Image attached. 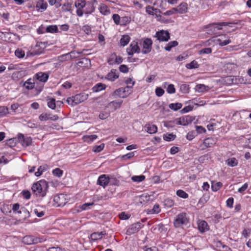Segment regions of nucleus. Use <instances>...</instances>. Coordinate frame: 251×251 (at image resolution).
<instances>
[{"mask_svg": "<svg viewBox=\"0 0 251 251\" xmlns=\"http://www.w3.org/2000/svg\"><path fill=\"white\" fill-rule=\"evenodd\" d=\"M48 188V182L45 180H41L34 183L32 185L31 189L35 195L44 197L46 195Z\"/></svg>", "mask_w": 251, "mask_h": 251, "instance_id": "1", "label": "nucleus"}, {"mask_svg": "<svg viewBox=\"0 0 251 251\" xmlns=\"http://www.w3.org/2000/svg\"><path fill=\"white\" fill-rule=\"evenodd\" d=\"M88 98V94L80 93L67 98L66 101L68 104L73 106L85 101Z\"/></svg>", "mask_w": 251, "mask_h": 251, "instance_id": "2", "label": "nucleus"}, {"mask_svg": "<svg viewBox=\"0 0 251 251\" xmlns=\"http://www.w3.org/2000/svg\"><path fill=\"white\" fill-rule=\"evenodd\" d=\"M237 22H221L214 23L212 25H209L207 27L208 29L207 30V33L212 34L216 33V29L221 30L222 29V26L229 25L230 24H237Z\"/></svg>", "mask_w": 251, "mask_h": 251, "instance_id": "3", "label": "nucleus"}, {"mask_svg": "<svg viewBox=\"0 0 251 251\" xmlns=\"http://www.w3.org/2000/svg\"><path fill=\"white\" fill-rule=\"evenodd\" d=\"M188 222V219L186 217L185 213L179 214L174 220V224L176 227H179L181 226L186 225Z\"/></svg>", "mask_w": 251, "mask_h": 251, "instance_id": "4", "label": "nucleus"}, {"mask_svg": "<svg viewBox=\"0 0 251 251\" xmlns=\"http://www.w3.org/2000/svg\"><path fill=\"white\" fill-rule=\"evenodd\" d=\"M155 37L159 42H167L170 38V33L167 30H161L156 32Z\"/></svg>", "mask_w": 251, "mask_h": 251, "instance_id": "5", "label": "nucleus"}, {"mask_svg": "<svg viewBox=\"0 0 251 251\" xmlns=\"http://www.w3.org/2000/svg\"><path fill=\"white\" fill-rule=\"evenodd\" d=\"M213 41L215 43L218 44L221 46H226L231 42L228 37L227 36L226 34L216 37L214 39H213Z\"/></svg>", "mask_w": 251, "mask_h": 251, "instance_id": "6", "label": "nucleus"}, {"mask_svg": "<svg viewBox=\"0 0 251 251\" xmlns=\"http://www.w3.org/2000/svg\"><path fill=\"white\" fill-rule=\"evenodd\" d=\"M22 242L26 245H32L41 242L40 238L34 237L33 236L28 235L23 238Z\"/></svg>", "mask_w": 251, "mask_h": 251, "instance_id": "7", "label": "nucleus"}, {"mask_svg": "<svg viewBox=\"0 0 251 251\" xmlns=\"http://www.w3.org/2000/svg\"><path fill=\"white\" fill-rule=\"evenodd\" d=\"M143 226L141 223L137 222L131 225L126 230V233L128 235L137 232Z\"/></svg>", "mask_w": 251, "mask_h": 251, "instance_id": "8", "label": "nucleus"}, {"mask_svg": "<svg viewBox=\"0 0 251 251\" xmlns=\"http://www.w3.org/2000/svg\"><path fill=\"white\" fill-rule=\"evenodd\" d=\"M140 50L137 42L135 41L131 42L129 47L126 49V51L129 55H133L135 53H139Z\"/></svg>", "mask_w": 251, "mask_h": 251, "instance_id": "9", "label": "nucleus"}, {"mask_svg": "<svg viewBox=\"0 0 251 251\" xmlns=\"http://www.w3.org/2000/svg\"><path fill=\"white\" fill-rule=\"evenodd\" d=\"M216 140L214 138H207L204 140L203 143L200 145V148L201 149V150H203L207 148L212 147L213 145L216 144Z\"/></svg>", "mask_w": 251, "mask_h": 251, "instance_id": "10", "label": "nucleus"}, {"mask_svg": "<svg viewBox=\"0 0 251 251\" xmlns=\"http://www.w3.org/2000/svg\"><path fill=\"white\" fill-rule=\"evenodd\" d=\"M123 101L122 100L118 101H112L108 103L105 107L106 108H109L111 110L110 112L115 111L116 109L120 108L123 103Z\"/></svg>", "mask_w": 251, "mask_h": 251, "instance_id": "11", "label": "nucleus"}, {"mask_svg": "<svg viewBox=\"0 0 251 251\" xmlns=\"http://www.w3.org/2000/svg\"><path fill=\"white\" fill-rule=\"evenodd\" d=\"M18 140L22 146L25 147L29 146L32 143V139L30 137H25L22 134L18 135Z\"/></svg>", "mask_w": 251, "mask_h": 251, "instance_id": "12", "label": "nucleus"}, {"mask_svg": "<svg viewBox=\"0 0 251 251\" xmlns=\"http://www.w3.org/2000/svg\"><path fill=\"white\" fill-rule=\"evenodd\" d=\"M48 6V3L44 0H38L36 2L35 8L38 12H43L46 10Z\"/></svg>", "mask_w": 251, "mask_h": 251, "instance_id": "13", "label": "nucleus"}, {"mask_svg": "<svg viewBox=\"0 0 251 251\" xmlns=\"http://www.w3.org/2000/svg\"><path fill=\"white\" fill-rule=\"evenodd\" d=\"M194 120V118L193 117L191 116H186L180 118L177 122V124L180 125L187 126L191 123Z\"/></svg>", "mask_w": 251, "mask_h": 251, "instance_id": "14", "label": "nucleus"}, {"mask_svg": "<svg viewBox=\"0 0 251 251\" xmlns=\"http://www.w3.org/2000/svg\"><path fill=\"white\" fill-rule=\"evenodd\" d=\"M112 96L114 98L120 97L125 98L128 96V93L125 90V89H123V87H121L114 91L112 93Z\"/></svg>", "mask_w": 251, "mask_h": 251, "instance_id": "15", "label": "nucleus"}, {"mask_svg": "<svg viewBox=\"0 0 251 251\" xmlns=\"http://www.w3.org/2000/svg\"><path fill=\"white\" fill-rule=\"evenodd\" d=\"M152 41L151 39L147 38L143 42L142 52L146 54L151 51L152 45Z\"/></svg>", "mask_w": 251, "mask_h": 251, "instance_id": "16", "label": "nucleus"}, {"mask_svg": "<svg viewBox=\"0 0 251 251\" xmlns=\"http://www.w3.org/2000/svg\"><path fill=\"white\" fill-rule=\"evenodd\" d=\"M75 52L74 51H71L70 53L63 54L58 57V60L59 62H63L68 60L72 59L75 57Z\"/></svg>", "mask_w": 251, "mask_h": 251, "instance_id": "17", "label": "nucleus"}, {"mask_svg": "<svg viewBox=\"0 0 251 251\" xmlns=\"http://www.w3.org/2000/svg\"><path fill=\"white\" fill-rule=\"evenodd\" d=\"M109 177H107L105 175H102L99 176L97 181V184L105 187L109 183Z\"/></svg>", "mask_w": 251, "mask_h": 251, "instance_id": "18", "label": "nucleus"}, {"mask_svg": "<svg viewBox=\"0 0 251 251\" xmlns=\"http://www.w3.org/2000/svg\"><path fill=\"white\" fill-rule=\"evenodd\" d=\"M119 77L118 72L117 70L112 69L106 76L105 78L111 81H114Z\"/></svg>", "mask_w": 251, "mask_h": 251, "instance_id": "19", "label": "nucleus"}, {"mask_svg": "<svg viewBox=\"0 0 251 251\" xmlns=\"http://www.w3.org/2000/svg\"><path fill=\"white\" fill-rule=\"evenodd\" d=\"M187 4L185 2H183L176 7L174 8V10H176V13L184 14L187 12Z\"/></svg>", "mask_w": 251, "mask_h": 251, "instance_id": "20", "label": "nucleus"}, {"mask_svg": "<svg viewBox=\"0 0 251 251\" xmlns=\"http://www.w3.org/2000/svg\"><path fill=\"white\" fill-rule=\"evenodd\" d=\"M58 119V117L57 115L51 116L50 114L47 113H42L39 116V119L42 121H47L49 120L55 121Z\"/></svg>", "mask_w": 251, "mask_h": 251, "instance_id": "21", "label": "nucleus"}, {"mask_svg": "<svg viewBox=\"0 0 251 251\" xmlns=\"http://www.w3.org/2000/svg\"><path fill=\"white\" fill-rule=\"evenodd\" d=\"M198 225V228L201 232H204L208 230V226L205 221L199 220Z\"/></svg>", "mask_w": 251, "mask_h": 251, "instance_id": "22", "label": "nucleus"}, {"mask_svg": "<svg viewBox=\"0 0 251 251\" xmlns=\"http://www.w3.org/2000/svg\"><path fill=\"white\" fill-rule=\"evenodd\" d=\"M36 76L38 80L43 82H46L49 78V75L47 73L43 72L38 73Z\"/></svg>", "mask_w": 251, "mask_h": 251, "instance_id": "23", "label": "nucleus"}, {"mask_svg": "<svg viewBox=\"0 0 251 251\" xmlns=\"http://www.w3.org/2000/svg\"><path fill=\"white\" fill-rule=\"evenodd\" d=\"M106 234L105 232L101 231L98 232H94L91 234L90 238L93 240H97L101 239L103 235Z\"/></svg>", "mask_w": 251, "mask_h": 251, "instance_id": "24", "label": "nucleus"}, {"mask_svg": "<svg viewBox=\"0 0 251 251\" xmlns=\"http://www.w3.org/2000/svg\"><path fill=\"white\" fill-rule=\"evenodd\" d=\"M47 104L49 108L54 109L56 107L55 100L53 98L47 97Z\"/></svg>", "mask_w": 251, "mask_h": 251, "instance_id": "25", "label": "nucleus"}, {"mask_svg": "<svg viewBox=\"0 0 251 251\" xmlns=\"http://www.w3.org/2000/svg\"><path fill=\"white\" fill-rule=\"evenodd\" d=\"M209 87L204 84H198L195 87V90L198 92H203L209 90Z\"/></svg>", "mask_w": 251, "mask_h": 251, "instance_id": "26", "label": "nucleus"}, {"mask_svg": "<svg viewBox=\"0 0 251 251\" xmlns=\"http://www.w3.org/2000/svg\"><path fill=\"white\" fill-rule=\"evenodd\" d=\"M145 128H146L147 132L150 134L155 133L157 130V126L154 125H147L146 126Z\"/></svg>", "mask_w": 251, "mask_h": 251, "instance_id": "27", "label": "nucleus"}, {"mask_svg": "<svg viewBox=\"0 0 251 251\" xmlns=\"http://www.w3.org/2000/svg\"><path fill=\"white\" fill-rule=\"evenodd\" d=\"M106 88L105 84L101 83H97L92 88V90L94 92H98L101 90H104Z\"/></svg>", "mask_w": 251, "mask_h": 251, "instance_id": "28", "label": "nucleus"}, {"mask_svg": "<svg viewBox=\"0 0 251 251\" xmlns=\"http://www.w3.org/2000/svg\"><path fill=\"white\" fill-rule=\"evenodd\" d=\"M178 44V43L176 41L170 42L164 47V49L167 51H170L172 48L177 46Z\"/></svg>", "mask_w": 251, "mask_h": 251, "instance_id": "29", "label": "nucleus"}, {"mask_svg": "<svg viewBox=\"0 0 251 251\" xmlns=\"http://www.w3.org/2000/svg\"><path fill=\"white\" fill-rule=\"evenodd\" d=\"M130 39V38L128 35H123L120 40L121 46H125L126 45L129 43Z\"/></svg>", "mask_w": 251, "mask_h": 251, "instance_id": "30", "label": "nucleus"}, {"mask_svg": "<svg viewBox=\"0 0 251 251\" xmlns=\"http://www.w3.org/2000/svg\"><path fill=\"white\" fill-rule=\"evenodd\" d=\"M24 86L28 90L33 89L34 86V80L31 79H28L25 82Z\"/></svg>", "mask_w": 251, "mask_h": 251, "instance_id": "31", "label": "nucleus"}, {"mask_svg": "<svg viewBox=\"0 0 251 251\" xmlns=\"http://www.w3.org/2000/svg\"><path fill=\"white\" fill-rule=\"evenodd\" d=\"M98 137L97 135L93 134L91 135H85L83 137V139L84 142L88 143L93 142L95 139Z\"/></svg>", "mask_w": 251, "mask_h": 251, "instance_id": "32", "label": "nucleus"}, {"mask_svg": "<svg viewBox=\"0 0 251 251\" xmlns=\"http://www.w3.org/2000/svg\"><path fill=\"white\" fill-rule=\"evenodd\" d=\"M223 184L220 182H212L211 188L213 191H217L222 186Z\"/></svg>", "mask_w": 251, "mask_h": 251, "instance_id": "33", "label": "nucleus"}, {"mask_svg": "<svg viewBox=\"0 0 251 251\" xmlns=\"http://www.w3.org/2000/svg\"><path fill=\"white\" fill-rule=\"evenodd\" d=\"M153 11L160 12V10L158 9L157 8H154L153 7H152L150 5L147 6L146 8V11L149 15H154V13L153 12Z\"/></svg>", "mask_w": 251, "mask_h": 251, "instance_id": "34", "label": "nucleus"}, {"mask_svg": "<svg viewBox=\"0 0 251 251\" xmlns=\"http://www.w3.org/2000/svg\"><path fill=\"white\" fill-rule=\"evenodd\" d=\"M226 163L229 166L234 167L238 164V161L235 158H231L226 160Z\"/></svg>", "mask_w": 251, "mask_h": 251, "instance_id": "35", "label": "nucleus"}, {"mask_svg": "<svg viewBox=\"0 0 251 251\" xmlns=\"http://www.w3.org/2000/svg\"><path fill=\"white\" fill-rule=\"evenodd\" d=\"M186 67L189 69H196L199 67V65L196 61L193 60L190 63L187 64Z\"/></svg>", "mask_w": 251, "mask_h": 251, "instance_id": "36", "label": "nucleus"}, {"mask_svg": "<svg viewBox=\"0 0 251 251\" xmlns=\"http://www.w3.org/2000/svg\"><path fill=\"white\" fill-rule=\"evenodd\" d=\"M100 10V13L103 15H107L110 13L108 7L104 4H101Z\"/></svg>", "mask_w": 251, "mask_h": 251, "instance_id": "37", "label": "nucleus"}, {"mask_svg": "<svg viewBox=\"0 0 251 251\" xmlns=\"http://www.w3.org/2000/svg\"><path fill=\"white\" fill-rule=\"evenodd\" d=\"M182 106V105L181 103L177 102L175 103H171L169 104V107L170 109L176 111L180 109Z\"/></svg>", "mask_w": 251, "mask_h": 251, "instance_id": "38", "label": "nucleus"}, {"mask_svg": "<svg viewBox=\"0 0 251 251\" xmlns=\"http://www.w3.org/2000/svg\"><path fill=\"white\" fill-rule=\"evenodd\" d=\"M47 166L46 165L40 166L38 168L37 171L35 173V176H41L42 173L47 170Z\"/></svg>", "mask_w": 251, "mask_h": 251, "instance_id": "39", "label": "nucleus"}, {"mask_svg": "<svg viewBox=\"0 0 251 251\" xmlns=\"http://www.w3.org/2000/svg\"><path fill=\"white\" fill-rule=\"evenodd\" d=\"M86 5V1L85 0H78L75 2V6L78 9H82Z\"/></svg>", "mask_w": 251, "mask_h": 251, "instance_id": "40", "label": "nucleus"}, {"mask_svg": "<svg viewBox=\"0 0 251 251\" xmlns=\"http://www.w3.org/2000/svg\"><path fill=\"white\" fill-rule=\"evenodd\" d=\"M41 209V207L38 206L34 209V212L35 213L36 215L38 217H42L45 214L44 211L42 210Z\"/></svg>", "mask_w": 251, "mask_h": 251, "instance_id": "41", "label": "nucleus"}, {"mask_svg": "<svg viewBox=\"0 0 251 251\" xmlns=\"http://www.w3.org/2000/svg\"><path fill=\"white\" fill-rule=\"evenodd\" d=\"M15 54L17 57L21 58L25 56V53L22 49L18 48L15 51Z\"/></svg>", "mask_w": 251, "mask_h": 251, "instance_id": "42", "label": "nucleus"}, {"mask_svg": "<svg viewBox=\"0 0 251 251\" xmlns=\"http://www.w3.org/2000/svg\"><path fill=\"white\" fill-rule=\"evenodd\" d=\"M176 136L172 133L166 134L163 136V139L167 141H171L174 140Z\"/></svg>", "mask_w": 251, "mask_h": 251, "instance_id": "43", "label": "nucleus"}, {"mask_svg": "<svg viewBox=\"0 0 251 251\" xmlns=\"http://www.w3.org/2000/svg\"><path fill=\"white\" fill-rule=\"evenodd\" d=\"M58 30V28L55 25H51L48 26L46 28L47 32L55 33Z\"/></svg>", "mask_w": 251, "mask_h": 251, "instance_id": "44", "label": "nucleus"}, {"mask_svg": "<svg viewBox=\"0 0 251 251\" xmlns=\"http://www.w3.org/2000/svg\"><path fill=\"white\" fill-rule=\"evenodd\" d=\"M145 179V176L144 175L141 176H134L131 177L132 180L135 182H141Z\"/></svg>", "mask_w": 251, "mask_h": 251, "instance_id": "45", "label": "nucleus"}, {"mask_svg": "<svg viewBox=\"0 0 251 251\" xmlns=\"http://www.w3.org/2000/svg\"><path fill=\"white\" fill-rule=\"evenodd\" d=\"M110 111H104L100 112L99 114V117L101 120H104L107 118L110 115Z\"/></svg>", "mask_w": 251, "mask_h": 251, "instance_id": "46", "label": "nucleus"}, {"mask_svg": "<svg viewBox=\"0 0 251 251\" xmlns=\"http://www.w3.org/2000/svg\"><path fill=\"white\" fill-rule=\"evenodd\" d=\"M176 195L183 199H186L188 197V194L182 190H178L176 191Z\"/></svg>", "mask_w": 251, "mask_h": 251, "instance_id": "47", "label": "nucleus"}, {"mask_svg": "<svg viewBox=\"0 0 251 251\" xmlns=\"http://www.w3.org/2000/svg\"><path fill=\"white\" fill-rule=\"evenodd\" d=\"M104 147V144L102 143L99 146H95L93 148V151L95 152H99L101 151Z\"/></svg>", "mask_w": 251, "mask_h": 251, "instance_id": "48", "label": "nucleus"}, {"mask_svg": "<svg viewBox=\"0 0 251 251\" xmlns=\"http://www.w3.org/2000/svg\"><path fill=\"white\" fill-rule=\"evenodd\" d=\"M8 113V109L5 106H0V117Z\"/></svg>", "mask_w": 251, "mask_h": 251, "instance_id": "49", "label": "nucleus"}, {"mask_svg": "<svg viewBox=\"0 0 251 251\" xmlns=\"http://www.w3.org/2000/svg\"><path fill=\"white\" fill-rule=\"evenodd\" d=\"M71 4L67 2L63 5L62 7V10L64 12L69 11L71 9Z\"/></svg>", "mask_w": 251, "mask_h": 251, "instance_id": "50", "label": "nucleus"}, {"mask_svg": "<svg viewBox=\"0 0 251 251\" xmlns=\"http://www.w3.org/2000/svg\"><path fill=\"white\" fill-rule=\"evenodd\" d=\"M196 136H197V133L195 131H191L187 133L186 138L189 140H192Z\"/></svg>", "mask_w": 251, "mask_h": 251, "instance_id": "51", "label": "nucleus"}, {"mask_svg": "<svg viewBox=\"0 0 251 251\" xmlns=\"http://www.w3.org/2000/svg\"><path fill=\"white\" fill-rule=\"evenodd\" d=\"M52 174L55 176L60 177L63 174V171L60 170L59 168H56L53 170Z\"/></svg>", "mask_w": 251, "mask_h": 251, "instance_id": "52", "label": "nucleus"}, {"mask_svg": "<svg viewBox=\"0 0 251 251\" xmlns=\"http://www.w3.org/2000/svg\"><path fill=\"white\" fill-rule=\"evenodd\" d=\"M167 91L169 94H174L176 92V89L173 84H169L167 88Z\"/></svg>", "mask_w": 251, "mask_h": 251, "instance_id": "53", "label": "nucleus"}, {"mask_svg": "<svg viewBox=\"0 0 251 251\" xmlns=\"http://www.w3.org/2000/svg\"><path fill=\"white\" fill-rule=\"evenodd\" d=\"M212 50L210 48L203 49L199 51V54H209L211 52Z\"/></svg>", "mask_w": 251, "mask_h": 251, "instance_id": "54", "label": "nucleus"}, {"mask_svg": "<svg viewBox=\"0 0 251 251\" xmlns=\"http://www.w3.org/2000/svg\"><path fill=\"white\" fill-rule=\"evenodd\" d=\"M164 93V90L160 88V87H157L155 89V94L156 96L158 97H161L162 96Z\"/></svg>", "mask_w": 251, "mask_h": 251, "instance_id": "55", "label": "nucleus"}, {"mask_svg": "<svg viewBox=\"0 0 251 251\" xmlns=\"http://www.w3.org/2000/svg\"><path fill=\"white\" fill-rule=\"evenodd\" d=\"M196 131H195L198 134L204 133L206 131V129L202 126H196Z\"/></svg>", "mask_w": 251, "mask_h": 251, "instance_id": "56", "label": "nucleus"}, {"mask_svg": "<svg viewBox=\"0 0 251 251\" xmlns=\"http://www.w3.org/2000/svg\"><path fill=\"white\" fill-rule=\"evenodd\" d=\"M24 198L25 199H29L31 196V194L29 191L27 190H24L22 192Z\"/></svg>", "mask_w": 251, "mask_h": 251, "instance_id": "57", "label": "nucleus"}, {"mask_svg": "<svg viewBox=\"0 0 251 251\" xmlns=\"http://www.w3.org/2000/svg\"><path fill=\"white\" fill-rule=\"evenodd\" d=\"M180 90L185 93H188L189 91V88L187 84H182L180 86Z\"/></svg>", "mask_w": 251, "mask_h": 251, "instance_id": "58", "label": "nucleus"}, {"mask_svg": "<svg viewBox=\"0 0 251 251\" xmlns=\"http://www.w3.org/2000/svg\"><path fill=\"white\" fill-rule=\"evenodd\" d=\"M112 18L116 24H119L120 21V17L119 15L116 14H113L112 16Z\"/></svg>", "mask_w": 251, "mask_h": 251, "instance_id": "59", "label": "nucleus"}, {"mask_svg": "<svg viewBox=\"0 0 251 251\" xmlns=\"http://www.w3.org/2000/svg\"><path fill=\"white\" fill-rule=\"evenodd\" d=\"M87 6H88L89 10L85 12V14H89L92 13L95 10L94 6L90 3L87 4Z\"/></svg>", "mask_w": 251, "mask_h": 251, "instance_id": "60", "label": "nucleus"}, {"mask_svg": "<svg viewBox=\"0 0 251 251\" xmlns=\"http://www.w3.org/2000/svg\"><path fill=\"white\" fill-rule=\"evenodd\" d=\"M119 70L122 73H127L128 72V67L125 65H122L119 67Z\"/></svg>", "mask_w": 251, "mask_h": 251, "instance_id": "61", "label": "nucleus"}, {"mask_svg": "<svg viewBox=\"0 0 251 251\" xmlns=\"http://www.w3.org/2000/svg\"><path fill=\"white\" fill-rule=\"evenodd\" d=\"M94 204V202L85 203L82 205L81 209L82 210H87L89 209L90 206H92Z\"/></svg>", "mask_w": 251, "mask_h": 251, "instance_id": "62", "label": "nucleus"}, {"mask_svg": "<svg viewBox=\"0 0 251 251\" xmlns=\"http://www.w3.org/2000/svg\"><path fill=\"white\" fill-rule=\"evenodd\" d=\"M233 198H229L227 199V200L226 201V205L230 207V208H231L233 206Z\"/></svg>", "mask_w": 251, "mask_h": 251, "instance_id": "63", "label": "nucleus"}, {"mask_svg": "<svg viewBox=\"0 0 251 251\" xmlns=\"http://www.w3.org/2000/svg\"><path fill=\"white\" fill-rule=\"evenodd\" d=\"M120 218L122 220H127L129 218V216L125 213V212H122L119 215Z\"/></svg>", "mask_w": 251, "mask_h": 251, "instance_id": "64", "label": "nucleus"}]
</instances>
